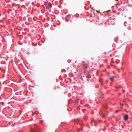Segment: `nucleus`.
Wrapping results in <instances>:
<instances>
[{
    "instance_id": "nucleus-7",
    "label": "nucleus",
    "mask_w": 132,
    "mask_h": 132,
    "mask_svg": "<svg viewBox=\"0 0 132 132\" xmlns=\"http://www.w3.org/2000/svg\"><path fill=\"white\" fill-rule=\"evenodd\" d=\"M86 77L87 78H90L91 77V76L89 75H88L86 76Z\"/></svg>"
},
{
    "instance_id": "nucleus-4",
    "label": "nucleus",
    "mask_w": 132,
    "mask_h": 132,
    "mask_svg": "<svg viewBox=\"0 0 132 132\" xmlns=\"http://www.w3.org/2000/svg\"><path fill=\"white\" fill-rule=\"evenodd\" d=\"M48 6L50 7H51L52 6V5L51 3H48Z\"/></svg>"
},
{
    "instance_id": "nucleus-9",
    "label": "nucleus",
    "mask_w": 132,
    "mask_h": 132,
    "mask_svg": "<svg viewBox=\"0 0 132 132\" xmlns=\"http://www.w3.org/2000/svg\"><path fill=\"white\" fill-rule=\"evenodd\" d=\"M110 10H109V11H106V12H110Z\"/></svg>"
},
{
    "instance_id": "nucleus-3",
    "label": "nucleus",
    "mask_w": 132,
    "mask_h": 132,
    "mask_svg": "<svg viewBox=\"0 0 132 132\" xmlns=\"http://www.w3.org/2000/svg\"><path fill=\"white\" fill-rule=\"evenodd\" d=\"M114 77L113 76L110 77V79L112 81H113L114 80L113 78Z\"/></svg>"
},
{
    "instance_id": "nucleus-5",
    "label": "nucleus",
    "mask_w": 132,
    "mask_h": 132,
    "mask_svg": "<svg viewBox=\"0 0 132 132\" xmlns=\"http://www.w3.org/2000/svg\"><path fill=\"white\" fill-rule=\"evenodd\" d=\"M107 114H104V113H103L102 116L103 117H105L106 116H107Z\"/></svg>"
},
{
    "instance_id": "nucleus-12",
    "label": "nucleus",
    "mask_w": 132,
    "mask_h": 132,
    "mask_svg": "<svg viewBox=\"0 0 132 132\" xmlns=\"http://www.w3.org/2000/svg\"><path fill=\"white\" fill-rule=\"evenodd\" d=\"M118 1V0H116V1Z\"/></svg>"
},
{
    "instance_id": "nucleus-11",
    "label": "nucleus",
    "mask_w": 132,
    "mask_h": 132,
    "mask_svg": "<svg viewBox=\"0 0 132 132\" xmlns=\"http://www.w3.org/2000/svg\"><path fill=\"white\" fill-rule=\"evenodd\" d=\"M40 123H42V121H40Z\"/></svg>"
},
{
    "instance_id": "nucleus-2",
    "label": "nucleus",
    "mask_w": 132,
    "mask_h": 132,
    "mask_svg": "<svg viewBox=\"0 0 132 132\" xmlns=\"http://www.w3.org/2000/svg\"><path fill=\"white\" fill-rule=\"evenodd\" d=\"M30 130L31 132H36L35 129V128H31Z\"/></svg>"
},
{
    "instance_id": "nucleus-15",
    "label": "nucleus",
    "mask_w": 132,
    "mask_h": 132,
    "mask_svg": "<svg viewBox=\"0 0 132 132\" xmlns=\"http://www.w3.org/2000/svg\"><path fill=\"white\" fill-rule=\"evenodd\" d=\"M100 114L101 116V113H100Z\"/></svg>"
},
{
    "instance_id": "nucleus-6",
    "label": "nucleus",
    "mask_w": 132,
    "mask_h": 132,
    "mask_svg": "<svg viewBox=\"0 0 132 132\" xmlns=\"http://www.w3.org/2000/svg\"><path fill=\"white\" fill-rule=\"evenodd\" d=\"M48 3L47 2H45V3H44V5H48Z\"/></svg>"
},
{
    "instance_id": "nucleus-10",
    "label": "nucleus",
    "mask_w": 132,
    "mask_h": 132,
    "mask_svg": "<svg viewBox=\"0 0 132 132\" xmlns=\"http://www.w3.org/2000/svg\"><path fill=\"white\" fill-rule=\"evenodd\" d=\"M96 11L97 12H98V13H100L99 11Z\"/></svg>"
},
{
    "instance_id": "nucleus-16",
    "label": "nucleus",
    "mask_w": 132,
    "mask_h": 132,
    "mask_svg": "<svg viewBox=\"0 0 132 132\" xmlns=\"http://www.w3.org/2000/svg\"><path fill=\"white\" fill-rule=\"evenodd\" d=\"M87 68V67H86V68Z\"/></svg>"
},
{
    "instance_id": "nucleus-1",
    "label": "nucleus",
    "mask_w": 132,
    "mask_h": 132,
    "mask_svg": "<svg viewBox=\"0 0 132 132\" xmlns=\"http://www.w3.org/2000/svg\"><path fill=\"white\" fill-rule=\"evenodd\" d=\"M124 120H127L128 119V116L126 114L125 115L123 118Z\"/></svg>"
},
{
    "instance_id": "nucleus-17",
    "label": "nucleus",
    "mask_w": 132,
    "mask_h": 132,
    "mask_svg": "<svg viewBox=\"0 0 132 132\" xmlns=\"http://www.w3.org/2000/svg\"><path fill=\"white\" fill-rule=\"evenodd\" d=\"M36 125V124H35V125Z\"/></svg>"
},
{
    "instance_id": "nucleus-8",
    "label": "nucleus",
    "mask_w": 132,
    "mask_h": 132,
    "mask_svg": "<svg viewBox=\"0 0 132 132\" xmlns=\"http://www.w3.org/2000/svg\"><path fill=\"white\" fill-rule=\"evenodd\" d=\"M118 111L117 110L115 112L116 113H118Z\"/></svg>"
},
{
    "instance_id": "nucleus-13",
    "label": "nucleus",
    "mask_w": 132,
    "mask_h": 132,
    "mask_svg": "<svg viewBox=\"0 0 132 132\" xmlns=\"http://www.w3.org/2000/svg\"><path fill=\"white\" fill-rule=\"evenodd\" d=\"M87 80L88 81V79H87Z\"/></svg>"
},
{
    "instance_id": "nucleus-14",
    "label": "nucleus",
    "mask_w": 132,
    "mask_h": 132,
    "mask_svg": "<svg viewBox=\"0 0 132 132\" xmlns=\"http://www.w3.org/2000/svg\"><path fill=\"white\" fill-rule=\"evenodd\" d=\"M124 90H123V92H124Z\"/></svg>"
}]
</instances>
